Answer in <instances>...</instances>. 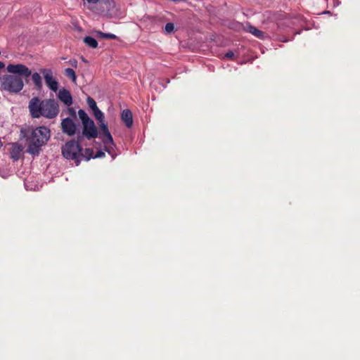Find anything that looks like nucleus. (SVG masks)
Returning a JSON list of instances; mask_svg holds the SVG:
<instances>
[{
  "mask_svg": "<svg viewBox=\"0 0 360 360\" xmlns=\"http://www.w3.org/2000/svg\"><path fill=\"white\" fill-rule=\"evenodd\" d=\"M6 70L12 75H5L0 77L1 89L13 94L19 93L24 86L22 77H29L31 70L25 65L20 63L9 64Z\"/></svg>",
  "mask_w": 360,
  "mask_h": 360,
  "instance_id": "f257e3e1",
  "label": "nucleus"
},
{
  "mask_svg": "<svg viewBox=\"0 0 360 360\" xmlns=\"http://www.w3.org/2000/svg\"><path fill=\"white\" fill-rule=\"evenodd\" d=\"M28 108L33 118L44 117L52 119L59 112L58 104L54 99L41 100L39 97H34L30 101Z\"/></svg>",
  "mask_w": 360,
  "mask_h": 360,
  "instance_id": "f03ea898",
  "label": "nucleus"
},
{
  "mask_svg": "<svg viewBox=\"0 0 360 360\" xmlns=\"http://www.w3.org/2000/svg\"><path fill=\"white\" fill-rule=\"evenodd\" d=\"M50 136V130L46 127H39L32 129L31 134L27 138V153L33 155H38L40 148L47 143Z\"/></svg>",
  "mask_w": 360,
  "mask_h": 360,
  "instance_id": "7ed1b4c3",
  "label": "nucleus"
},
{
  "mask_svg": "<svg viewBox=\"0 0 360 360\" xmlns=\"http://www.w3.org/2000/svg\"><path fill=\"white\" fill-rule=\"evenodd\" d=\"M82 141V136H77V140H71L65 143L62 147V154L67 160H74L77 166H78L82 160V148L80 146Z\"/></svg>",
  "mask_w": 360,
  "mask_h": 360,
  "instance_id": "20e7f679",
  "label": "nucleus"
},
{
  "mask_svg": "<svg viewBox=\"0 0 360 360\" xmlns=\"http://www.w3.org/2000/svg\"><path fill=\"white\" fill-rule=\"evenodd\" d=\"M101 131L99 134V138L102 140L104 144V148L108 153H111L115 147L112 136L108 129V124L105 122V119L102 120L101 122H98Z\"/></svg>",
  "mask_w": 360,
  "mask_h": 360,
  "instance_id": "39448f33",
  "label": "nucleus"
},
{
  "mask_svg": "<svg viewBox=\"0 0 360 360\" xmlns=\"http://www.w3.org/2000/svg\"><path fill=\"white\" fill-rule=\"evenodd\" d=\"M40 73L43 75L44 81L47 86L54 92L58 89V82L53 77V71L51 69L42 68Z\"/></svg>",
  "mask_w": 360,
  "mask_h": 360,
  "instance_id": "423d86ee",
  "label": "nucleus"
},
{
  "mask_svg": "<svg viewBox=\"0 0 360 360\" xmlns=\"http://www.w3.org/2000/svg\"><path fill=\"white\" fill-rule=\"evenodd\" d=\"M79 135L82 138L85 136L89 140L98 136V129L92 120L83 124L82 134Z\"/></svg>",
  "mask_w": 360,
  "mask_h": 360,
  "instance_id": "0eeeda50",
  "label": "nucleus"
},
{
  "mask_svg": "<svg viewBox=\"0 0 360 360\" xmlns=\"http://www.w3.org/2000/svg\"><path fill=\"white\" fill-rule=\"evenodd\" d=\"M61 128L63 131L69 135L72 136L76 133L77 127L72 119L67 117L62 120Z\"/></svg>",
  "mask_w": 360,
  "mask_h": 360,
  "instance_id": "6e6552de",
  "label": "nucleus"
},
{
  "mask_svg": "<svg viewBox=\"0 0 360 360\" xmlns=\"http://www.w3.org/2000/svg\"><path fill=\"white\" fill-rule=\"evenodd\" d=\"M58 98L65 105L70 106L72 103V97L70 91L65 89H60L58 92Z\"/></svg>",
  "mask_w": 360,
  "mask_h": 360,
  "instance_id": "1a4fd4ad",
  "label": "nucleus"
},
{
  "mask_svg": "<svg viewBox=\"0 0 360 360\" xmlns=\"http://www.w3.org/2000/svg\"><path fill=\"white\" fill-rule=\"evenodd\" d=\"M22 151V147L20 144L18 143H12V148L11 149L10 155L11 158L13 161H17L20 159L21 153Z\"/></svg>",
  "mask_w": 360,
  "mask_h": 360,
  "instance_id": "9d476101",
  "label": "nucleus"
},
{
  "mask_svg": "<svg viewBox=\"0 0 360 360\" xmlns=\"http://www.w3.org/2000/svg\"><path fill=\"white\" fill-rule=\"evenodd\" d=\"M121 119L127 128H131L132 127L133 117L130 110H124L121 114Z\"/></svg>",
  "mask_w": 360,
  "mask_h": 360,
  "instance_id": "9b49d317",
  "label": "nucleus"
},
{
  "mask_svg": "<svg viewBox=\"0 0 360 360\" xmlns=\"http://www.w3.org/2000/svg\"><path fill=\"white\" fill-rule=\"evenodd\" d=\"M245 30L249 33H251L255 37L259 39H263L264 37V32L258 30L255 26L248 23L245 27Z\"/></svg>",
  "mask_w": 360,
  "mask_h": 360,
  "instance_id": "f8f14e48",
  "label": "nucleus"
},
{
  "mask_svg": "<svg viewBox=\"0 0 360 360\" xmlns=\"http://www.w3.org/2000/svg\"><path fill=\"white\" fill-rule=\"evenodd\" d=\"M32 80L34 84L35 88L37 90H41L42 89V79L41 77L38 72H34L33 74L31 73Z\"/></svg>",
  "mask_w": 360,
  "mask_h": 360,
  "instance_id": "ddd939ff",
  "label": "nucleus"
},
{
  "mask_svg": "<svg viewBox=\"0 0 360 360\" xmlns=\"http://www.w3.org/2000/svg\"><path fill=\"white\" fill-rule=\"evenodd\" d=\"M96 37L101 39H116L117 36L114 34L111 33H104L101 31H96Z\"/></svg>",
  "mask_w": 360,
  "mask_h": 360,
  "instance_id": "4468645a",
  "label": "nucleus"
},
{
  "mask_svg": "<svg viewBox=\"0 0 360 360\" xmlns=\"http://www.w3.org/2000/svg\"><path fill=\"white\" fill-rule=\"evenodd\" d=\"M84 42L89 47L95 49L98 47V41L90 36L84 38Z\"/></svg>",
  "mask_w": 360,
  "mask_h": 360,
  "instance_id": "2eb2a0df",
  "label": "nucleus"
},
{
  "mask_svg": "<svg viewBox=\"0 0 360 360\" xmlns=\"http://www.w3.org/2000/svg\"><path fill=\"white\" fill-rule=\"evenodd\" d=\"M78 115L82 122V125L91 120L86 112L82 109L78 110Z\"/></svg>",
  "mask_w": 360,
  "mask_h": 360,
  "instance_id": "dca6fc26",
  "label": "nucleus"
},
{
  "mask_svg": "<svg viewBox=\"0 0 360 360\" xmlns=\"http://www.w3.org/2000/svg\"><path fill=\"white\" fill-rule=\"evenodd\" d=\"M65 75L67 77L71 79L73 82H76L77 77H76L75 72L74 71L73 69L66 68L65 70Z\"/></svg>",
  "mask_w": 360,
  "mask_h": 360,
  "instance_id": "f3484780",
  "label": "nucleus"
},
{
  "mask_svg": "<svg viewBox=\"0 0 360 360\" xmlns=\"http://www.w3.org/2000/svg\"><path fill=\"white\" fill-rule=\"evenodd\" d=\"M94 117L98 122H101L102 120L105 119L104 114L98 108L93 110Z\"/></svg>",
  "mask_w": 360,
  "mask_h": 360,
  "instance_id": "a211bd4d",
  "label": "nucleus"
},
{
  "mask_svg": "<svg viewBox=\"0 0 360 360\" xmlns=\"http://www.w3.org/2000/svg\"><path fill=\"white\" fill-rule=\"evenodd\" d=\"M94 150L91 148H86L84 153H83L82 158H84L86 160H89L91 158H94Z\"/></svg>",
  "mask_w": 360,
  "mask_h": 360,
  "instance_id": "6ab92c4d",
  "label": "nucleus"
},
{
  "mask_svg": "<svg viewBox=\"0 0 360 360\" xmlns=\"http://www.w3.org/2000/svg\"><path fill=\"white\" fill-rule=\"evenodd\" d=\"M86 102H87V104L89 107V108L93 111L94 110H95L96 108H98L97 106V104L96 103V101L91 98V97H88L87 99H86Z\"/></svg>",
  "mask_w": 360,
  "mask_h": 360,
  "instance_id": "aec40b11",
  "label": "nucleus"
},
{
  "mask_svg": "<svg viewBox=\"0 0 360 360\" xmlns=\"http://www.w3.org/2000/svg\"><path fill=\"white\" fill-rule=\"evenodd\" d=\"M103 4L106 5V7L108 10L112 8L115 6V2L114 0H101Z\"/></svg>",
  "mask_w": 360,
  "mask_h": 360,
  "instance_id": "412c9836",
  "label": "nucleus"
},
{
  "mask_svg": "<svg viewBox=\"0 0 360 360\" xmlns=\"http://www.w3.org/2000/svg\"><path fill=\"white\" fill-rule=\"evenodd\" d=\"M165 32L168 34L172 33L174 30V25L172 22H167L165 25Z\"/></svg>",
  "mask_w": 360,
  "mask_h": 360,
  "instance_id": "4be33fe9",
  "label": "nucleus"
},
{
  "mask_svg": "<svg viewBox=\"0 0 360 360\" xmlns=\"http://www.w3.org/2000/svg\"><path fill=\"white\" fill-rule=\"evenodd\" d=\"M103 157H105V153L101 150H98V151H97L96 154L95 155V156L94 158H103Z\"/></svg>",
  "mask_w": 360,
  "mask_h": 360,
  "instance_id": "5701e85b",
  "label": "nucleus"
},
{
  "mask_svg": "<svg viewBox=\"0 0 360 360\" xmlns=\"http://www.w3.org/2000/svg\"><path fill=\"white\" fill-rule=\"evenodd\" d=\"M234 56V53L233 51H229L225 54V57L229 59H232Z\"/></svg>",
  "mask_w": 360,
  "mask_h": 360,
  "instance_id": "b1692460",
  "label": "nucleus"
},
{
  "mask_svg": "<svg viewBox=\"0 0 360 360\" xmlns=\"http://www.w3.org/2000/svg\"><path fill=\"white\" fill-rule=\"evenodd\" d=\"M70 63L72 66L77 68V61L76 60H70Z\"/></svg>",
  "mask_w": 360,
  "mask_h": 360,
  "instance_id": "393cba45",
  "label": "nucleus"
},
{
  "mask_svg": "<svg viewBox=\"0 0 360 360\" xmlns=\"http://www.w3.org/2000/svg\"><path fill=\"white\" fill-rule=\"evenodd\" d=\"M89 4H96L98 2L99 0H86Z\"/></svg>",
  "mask_w": 360,
  "mask_h": 360,
  "instance_id": "a878e982",
  "label": "nucleus"
},
{
  "mask_svg": "<svg viewBox=\"0 0 360 360\" xmlns=\"http://www.w3.org/2000/svg\"><path fill=\"white\" fill-rule=\"evenodd\" d=\"M5 66L4 63L3 62L0 61V70L4 68Z\"/></svg>",
  "mask_w": 360,
  "mask_h": 360,
  "instance_id": "bb28decb",
  "label": "nucleus"
}]
</instances>
